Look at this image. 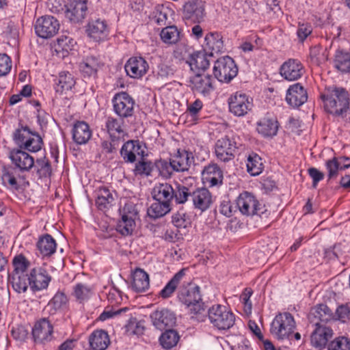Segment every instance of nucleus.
Instances as JSON below:
<instances>
[{
    "mask_svg": "<svg viewBox=\"0 0 350 350\" xmlns=\"http://www.w3.org/2000/svg\"><path fill=\"white\" fill-rule=\"evenodd\" d=\"M9 158L15 167H4L2 170L1 180L4 186L10 189L18 191L22 187L29 185L23 176L18 172H29L34 166L33 157L23 149H13L10 152Z\"/></svg>",
    "mask_w": 350,
    "mask_h": 350,
    "instance_id": "1",
    "label": "nucleus"
},
{
    "mask_svg": "<svg viewBox=\"0 0 350 350\" xmlns=\"http://www.w3.org/2000/svg\"><path fill=\"white\" fill-rule=\"evenodd\" d=\"M321 98L326 112L345 121H350V98L345 88L334 85L327 87Z\"/></svg>",
    "mask_w": 350,
    "mask_h": 350,
    "instance_id": "2",
    "label": "nucleus"
},
{
    "mask_svg": "<svg viewBox=\"0 0 350 350\" xmlns=\"http://www.w3.org/2000/svg\"><path fill=\"white\" fill-rule=\"evenodd\" d=\"M178 300L188 310L191 318L200 321H203L205 306L202 301L200 288L194 284L183 285L178 290Z\"/></svg>",
    "mask_w": 350,
    "mask_h": 350,
    "instance_id": "3",
    "label": "nucleus"
},
{
    "mask_svg": "<svg viewBox=\"0 0 350 350\" xmlns=\"http://www.w3.org/2000/svg\"><path fill=\"white\" fill-rule=\"evenodd\" d=\"M238 73V67L232 58L224 56L217 59L213 66L215 78L222 83L230 82Z\"/></svg>",
    "mask_w": 350,
    "mask_h": 350,
    "instance_id": "4",
    "label": "nucleus"
},
{
    "mask_svg": "<svg viewBox=\"0 0 350 350\" xmlns=\"http://www.w3.org/2000/svg\"><path fill=\"white\" fill-rule=\"evenodd\" d=\"M295 328V321L289 312L279 313L271 325V332L278 339L288 338Z\"/></svg>",
    "mask_w": 350,
    "mask_h": 350,
    "instance_id": "5",
    "label": "nucleus"
},
{
    "mask_svg": "<svg viewBox=\"0 0 350 350\" xmlns=\"http://www.w3.org/2000/svg\"><path fill=\"white\" fill-rule=\"evenodd\" d=\"M236 207L239 211L245 215L262 216L266 212L265 206L259 203L255 196L247 191H244L239 194L236 200Z\"/></svg>",
    "mask_w": 350,
    "mask_h": 350,
    "instance_id": "6",
    "label": "nucleus"
},
{
    "mask_svg": "<svg viewBox=\"0 0 350 350\" xmlns=\"http://www.w3.org/2000/svg\"><path fill=\"white\" fill-rule=\"evenodd\" d=\"M210 322L219 329H227L234 323L235 317L233 313L226 306L221 305L213 306L208 312Z\"/></svg>",
    "mask_w": 350,
    "mask_h": 350,
    "instance_id": "7",
    "label": "nucleus"
},
{
    "mask_svg": "<svg viewBox=\"0 0 350 350\" xmlns=\"http://www.w3.org/2000/svg\"><path fill=\"white\" fill-rule=\"evenodd\" d=\"M120 213L121 221L118 226V231L124 236L131 234L138 214L135 205L131 202L126 203L120 210Z\"/></svg>",
    "mask_w": 350,
    "mask_h": 350,
    "instance_id": "8",
    "label": "nucleus"
},
{
    "mask_svg": "<svg viewBox=\"0 0 350 350\" xmlns=\"http://www.w3.org/2000/svg\"><path fill=\"white\" fill-rule=\"evenodd\" d=\"M114 112L121 119L128 118L133 116L135 102L126 92L116 94L112 100Z\"/></svg>",
    "mask_w": 350,
    "mask_h": 350,
    "instance_id": "9",
    "label": "nucleus"
},
{
    "mask_svg": "<svg viewBox=\"0 0 350 350\" xmlns=\"http://www.w3.org/2000/svg\"><path fill=\"white\" fill-rule=\"evenodd\" d=\"M228 103L230 112L238 117L245 116L253 107L252 99L240 92L232 94Z\"/></svg>",
    "mask_w": 350,
    "mask_h": 350,
    "instance_id": "10",
    "label": "nucleus"
},
{
    "mask_svg": "<svg viewBox=\"0 0 350 350\" xmlns=\"http://www.w3.org/2000/svg\"><path fill=\"white\" fill-rule=\"evenodd\" d=\"M59 26V23L57 18L53 16L46 15L36 20L34 29L38 36L44 39H49L57 33Z\"/></svg>",
    "mask_w": 350,
    "mask_h": 350,
    "instance_id": "11",
    "label": "nucleus"
},
{
    "mask_svg": "<svg viewBox=\"0 0 350 350\" xmlns=\"http://www.w3.org/2000/svg\"><path fill=\"white\" fill-rule=\"evenodd\" d=\"M237 149L233 139L225 136L219 139L215 145V152L217 159L222 162H228L234 158Z\"/></svg>",
    "mask_w": 350,
    "mask_h": 350,
    "instance_id": "12",
    "label": "nucleus"
},
{
    "mask_svg": "<svg viewBox=\"0 0 350 350\" xmlns=\"http://www.w3.org/2000/svg\"><path fill=\"white\" fill-rule=\"evenodd\" d=\"M205 15L204 3L200 0L186 2L183 8V18L192 23H200Z\"/></svg>",
    "mask_w": 350,
    "mask_h": 350,
    "instance_id": "13",
    "label": "nucleus"
},
{
    "mask_svg": "<svg viewBox=\"0 0 350 350\" xmlns=\"http://www.w3.org/2000/svg\"><path fill=\"white\" fill-rule=\"evenodd\" d=\"M66 17L74 23L81 22L85 17L88 6L86 0H71L66 5Z\"/></svg>",
    "mask_w": 350,
    "mask_h": 350,
    "instance_id": "14",
    "label": "nucleus"
},
{
    "mask_svg": "<svg viewBox=\"0 0 350 350\" xmlns=\"http://www.w3.org/2000/svg\"><path fill=\"white\" fill-rule=\"evenodd\" d=\"M213 81L211 75L197 73L190 78L189 86L193 92L206 96L214 90Z\"/></svg>",
    "mask_w": 350,
    "mask_h": 350,
    "instance_id": "15",
    "label": "nucleus"
},
{
    "mask_svg": "<svg viewBox=\"0 0 350 350\" xmlns=\"http://www.w3.org/2000/svg\"><path fill=\"white\" fill-rule=\"evenodd\" d=\"M51 280V277L42 267L32 269L28 277L29 286L34 291L46 289Z\"/></svg>",
    "mask_w": 350,
    "mask_h": 350,
    "instance_id": "16",
    "label": "nucleus"
},
{
    "mask_svg": "<svg viewBox=\"0 0 350 350\" xmlns=\"http://www.w3.org/2000/svg\"><path fill=\"white\" fill-rule=\"evenodd\" d=\"M191 201L195 208L203 212L211 207L213 203V197L208 189L197 188L192 190Z\"/></svg>",
    "mask_w": 350,
    "mask_h": 350,
    "instance_id": "17",
    "label": "nucleus"
},
{
    "mask_svg": "<svg viewBox=\"0 0 350 350\" xmlns=\"http://www.w3.org/2000/svg\"><path fill=\"white\" fill-rule=\"evenodd\" d=\"M150 318L153 325L159 330L171 327L176 323L174 314L167 309L155 310L151 314Z\"/></svg>",
    "mask_w": 350,
    "mask_h": 350,
    "instance_id": "18",
    "label": "nucleus"
},
{
    "mask_svg": "<svg viewBox=\"0 0 350 350\" xmlns=\"http://www.w3.org/2000/svg\"><path fill=\"white\" fill-rule=\"evenodd\" d=\"M316 329L311 335V344L317 349H322L325 347L328 340L333 336V331L331 328L325 326L320 323L315 322Z\"/></svg>",
    "mask_w": 350,
    "mask_h": 350,
    "instance_id": "19",
    "label": "nucleus"
},
{
    "mask_svg": "<svg viewBox=\"0 0 350 350\" xmlns=\"http://www.w3.org/2000/svg\"><path fill=\"white\" fill-rule=\"evenodd\" d=\"M53 325L46 319L36 323L32 329V335L36 342L45 343L52 339Z\"/></svg>",
    "mask_w": 350,
    "mask_h": 350,
    "instance_id": "20",
    "label": "nucleus"
},
{
    "mask_svg": "<svg viewBox=\"0 0 350 350\" xmlns=\"http://www.w3.org/2000/svg\"><path fill=\"white\" fill-rule=\"evenodd\" d=\"M126 74L134 79L143 77L148 71V64L142 57H131L124 66Z\"/></svg>",
    "mask_w": 350,
    "mask_h": 350,
    "instance_id": "21",
    "label": "nucleus"
},
{
    "mask_svg": "<svg viewBox=\"0 0 350 350\" xmlns=\"http://www.w3.org/2000/svg\"><path fill=\"white\" fill-rule=\"evenodd\" d=\"M280 73L286 80L295 81L303 75V66L299 61L289 59L280 66Z\"/></svg>",
    "mask_w": 350,
    "mask_h": 350,
    "instance_id": "22",
    "label": "nucleus"
},
{
    "mask_svg": "<svg viewBox=\"0 0 350 350\" xmlns=\"http://www.w3.org/2000/svg\"><path fill=\"white\" fill-rule=\"evenodd\" d=\"M307 100V92L300 83H295L288 89L286 100L293 107H298L302 105Z\"/></svg>",
    "mask_w": 350,
    "mask_h": 350,
    "instance_id": "23",
    "label": "nucleus"
},
{
    "mask_svg": "<svg viewBox=\"0 0 350 350\" xmlns=\"http://www.w3.org/2000/svg\"><path fill=\"white\" fill-rule=\"evenodd\" d=\"M144 153V148L139 141L129 140L124 144L120 150L121 157L127 163L135 162L136 156L143 157Z\"/></svg>",
    "mask_w": 350,
    "mask_h": 350,
    "instance_id": "24",
    "label": "nucleus"
},
{
    "mask_svg": "<svg viewBox=\"0 0 350 350\" xmlns=\"http://www.w3.org/2000/svg\"><path fill=\"white\" fill-rule=\"evenodd\" d=\"M108 31L106 21L100 18L90 21L86 28L88 36L96 42L104 40L107 36Z\"/></svg>",
    "mask_w": 350,
    "mask_h": 350,
    "instance_id": "25",
    "label": "nucleus"
},
{
    "mask_svg": "<svg viewBox=\"0 0 350 350\" xmlns=\"http://www.w3.org/2000/svg\"><path fill=\"white\" fill-rule=\"evenodd\" d=\"M325 167L328 172V180L336 178L339 170H345L350 167V157L345 156L334 157L325 162Z\"/></svg>",
    "mask_w": 350,
    "mask_h": 350,
    "instance_id": "26",
    "label": "nucleus"
},
{
    "mask_svg": "<svg viewBox=\"0 0 350 350\" xmlns=\"http://www.w3.org/2000/svg\"><path fill=\"white\" fill-rule=\"evenodd\" d=\"M123 119L108 117L105 122V128L112 141H123L125 135Z\"/></svg>",
    "mask_w": 350,
    "mask_h": 350,
    "instance_id": "27",
    "label": "nucleus"
},
{
    "mask_svg": "<svg viewBox=\"0 0 350 350\" xmlns=\"http://www.w3.org/2000/svg\"><path fill=\"white\" fill-rule=\"evenodd\" d=\"M174 172H184L188 171L193 163V157L191 152L187 151H178L177 154L170 159Z\"/></svg>",
    "mask_w": 350,
    "mask_h": 350,
    "instance_id": "28",
    "label": "nucleus"
},
{
    "mask_svg": "<svg viewBox=\"0 0 350 350\" xmlns=\"http://www.w3.org/2000/svg\"><path fill=\"white\" fill-rule=\"evenodd\" d=\"M132 288L137 293L145 292L150 286L148 274L141 268L132 271Z\"/></svg>",
    "mask_w": 350,
    "mask_h": 350,
    "instance_id": "29",
    "label": "nucleus"
},
{
    "mask_svg": "<svg viewBox=\"0 0 350 350\" xmlns=\"http://www.w3.org/2000/svg\"><path fill=\"white\" fill-rule=\"evenodd\" d=\"M92 137V131L84 121L77 122L72 129V138L77 144H85Z\"/></svg>",
    "mask_w": 350,
    "mask_h": 350,
    "instance_id": "30",
    "label": "nucleus"
},
{
    "mask_svg": "<svg viewBox=\"0 0 350 350\" xmlns=\"http://www.w3.org/2000/svg\"><path fill=\"white\" fill-rule=\"evenodd\" d=\"M202 179L210 187L217 186L222 183V172L216 164L209 165L202 171Z\"/></svg>",
    "mask_w": 350,
    "mask_h": 350,
    "instance_id": "31",
    "label": "nucleus"
},
{
    "mask_svg": "<svg viewBox=\"0 0 350 350\" xmlns=\"http://www.w3.org/2000/svg\"><path fill=\"white\" fill-rule=\"evenodd\" d=\"M174 194V188L170 184L162 183L154 187L152 195L155 201L168 202L172 204L173 195Z\"/></svg>",
    "mask_w": 350,
    "mask_h": 350,
    "instance_id": "32",
    "label": "nucleus"
},
{
    "mask_svg": "<svg viewBox=\"0 0 350 350\" xmlns=\"http://www.w3.org/2000/svg\"><path fill=\"white\" fill-rule=\"evenodd\" d=\"M89 343L93 350H105L110 343V340L105 331L96 329L89 336Z\"/></svg>",
    "mask_w": 350,
    "mask_h": 350,
    "instance_id": "33",
    "label": "nucleus"
},
{
    "mask_svg": "<svg viewBox=\"0 0 350 350\" xmlns=\"http://www.w3.org/2000/svg\"><path fill=\"white\" fill-rule=\"evenodd\" d=\"M278 123L275 118L265 117L257 124V131L264 137H273L277 134Z\"/></svg>",
    "mask_w": 350,
    "mask_h": 350,
    "instance_id": "34",
    "label": "nucleus"
},
{
    "mask_svg": "<svg viewBox=\"0 0 350 350\" xmlns=\"http://www.w3.org/2000/svg\"><path fill=\"white\" fill-rule=\"evenodd\" d=\"M205 46L206 50L210 51L209 56L221 52L224 48L222 36L218 32L208 33L205 37Z\"/></svg>",
    "mask_w": 350,
    "mask_h": 350,
    "instance_id": "35",
    "label": "nucleus"
},
{
    "mask_svg": "<svg viewBox=\"0 0 350 350\" xmlns=\"http://www.w3.org/2000/svg\"><path fill=\"white\" fill-rule=\"evenodd\" d=\"M207 56L208 54L204 51H198L192 54L187 61L191 69L193 71H204L210 65Z\"/></svg>",
    "mask_w": 350,
    "mask_h": 350,
    "instance_id": "36",
    "label": "nucleus"
},
{
    "mask_svg": "<svg viewBox=\"0 0 350 350\" xmlns=\"http://www.w3.org/2000/svg\"><path fill=\"white\" fill-rule=\"evenodd\" d=\"M106 187H101L98 190L96 204L100 211L108 209L114 202L113 193Z\"/></svg>",
    "mask_w": 350,
    "mask_h": 350,
    "instance_id": "37",
    "label": "nucleus"
},
{
    "mask_svg": "<svg viewBox=\"0 0 350 350\" xmlns=\"http://www.w3.org/2000/svg\"><path fill=\"white\" fill-rule=\"evenodd\" d=\"M185 275V269H183L177 272L167 284L161 289L159 296L163 299H168L172 296L176 290L183 277Z\"/></svg>",
    "mask_w": 350,
    "mask_h": 350,
    "instance_id": "38",
    "label": "nucleus"
},
{
    "mask_svg": "<svg viewBox=\"0 0 350 350\" xmlns=\"http://www.w3.org/2000/svg\"><path fill=\"white\" fill-rule=\"evenodd\" d=\"M75 84V81L72 75L68 72H62L59 73L57 83L55 84V92L62 94L70 90Z\"/></svg>",
    "mask_w": 350,
    "mask_h": 350,
    "instance_id": "39",
    "label": "nucleus"
},
{
    "mask_svg": "<svg viewBox=\"0 0 350 350\" xmlns=\"http://www.w3.org/2000/svg\"><path fill=\"white\" fill-rule=\"evenodd\" d=\"M28 277V274L11 273L8 276V282L16 292L24 293L29 285Z\"/></svg>",
    "mask_w": 350,
    "mask_h": 350,
    "instance_id": "40",
    "label": "nucleus"
},
{
    "mask_svg": "<svg viewBox=\"0 0 350 350\" xmlns=\"http://www.w3.org/2000/svg\"><path fill=\"white\" fill-rule=\"evenodd\" d=\"M172 204L168 202L155 201L147 210L149 217L156 219L163 217L168 213L172 208Z\"/></svg>",
    "mask_w": 350,
    "mask_h": 350,
    "instance_id": "41",
    "label": "nucleus"
},
{
    "mask_svg": "<svg viewBox=\"0 0 350 350\" xmlns=\"http://www.w3.org/2000/svg\"><path fill=\"white\" fill-rule=\"evenodd\" d=\"M160 36L163 42L174 44L180 40L182 35L176 25H170L162 29Z\"/></svg>",
    "mask_w": 350,
    "mask_h": 350,
    "instance_id": "42",
    "label": "nucleus"
},
{
    "mask_svg": "<svg viewBox=\"0 0 350 350\" xmlns=\"http://www.w3.org/2000/svg\"><path fill=\"white\" fill-rule=\"evenodd\" d=\"M92 293V287L86 283L78 282L73 286L72 295L79 303L89 299Z\"/></svg>",
    "mask_w": 350,
    "mask_h": 350,
    "instance_id": "43",
    "label": "nucleus"
},
{
    "mask_svg": "<svg viewBox=\"0 0 350 350\" xmlns=\"http://www.w3.org/2000/svg\"><path fill=\"white\" fill-rule=\"evenodd\" d=\"M334 63L337 70L342 72H349L350 70V53L342 50H337Z\"/></svg>",
    "mask_w": 350,
    "mask_h": 350,
    "instance_id": "44",
    "label": "nucleus"
},
{
    "mask_svg": "<svg viewBox=\"0 0 350 350\" xmlns=\"http://www.w3.org/2000/svg\"><path fill=\"white\" fill-rule=\"evenodd\" d=\"M310 316L318 319L320 323H327L333 319V312L325 304H319L312 309Z\"/></svg>",
    "mask_w": 350,
    "mask_h": 350,
    "instance_id": "45",
    "label": "nucleus"
},
{
    "mask_svg": "<svg viewBox=\"0 0 350 350\" xmlns=\"http://www.w3.org/2000/svg\"><path fill=\"white\" fill-rule=\"evenodd\" d=\"M179 340L178 334L173 329H167L161 336V345L165 349H171L176 345Z\"/></svg>",
    "mask_w": 350,
    "mask_h": 350,
    "instance_id": "46",
    "label": "nucleus"
},
{
    "mask_svg": "<svg viewBox=\"0 0 350 350\" xmlns=\"http://www.w3.org/2000/svg\"><path fill=\"white\" fill-rule=\"evenodd\" d=\"M33 132L31 131L28 126H21L17 129L13 135V139L15 143L19 146V149H23L28 140Z\"/></svg>",
    "mask_w": 350,
    "mask_h": 350,
    "instance_id": "47",
    "label": "nucleus"
},
{
    "mask_svg": "<svg viewBox=\"0 0 350 350\" xmlns=\"http://www.w3.org/2000/svg\"><path fill=\"white\" fill-rule=\"evenodd\" d=\"M173 199L178 204H184L190 198L191 200L192 190L183 185H176L174 188Z\"/></svg>",
    "mask_w": 350,
    "mask_h": 350,
    "instance_id": "48",
    "label": "nucleus"
},
{
    "mask_svg": "<svg viewBox=\"0 0 350 350\" xmlns=\"http://www.w3.org/2000/svg\"><path fill=\"white\" fill-rule=\"evenodd\" d=\"M169 12L168 8L163 5H157L155 6L154 10L152 14V21L157 23L158 25H165L167 20Z\"/></svg>",
    "mask_w": 350,
    "mask_h": 350,
    "instance_id": "49",
    "label": "nucleus"
},
{
    "mask_svg": "<svg viewBox=\"0 0 350 350\" xmlns=\"http://www.w3.org/2000/svg\"><path fill=\"white\" fill-rule=\"evenodd\" d=\"M33 167H36L37 173L41 178L49 177L52 173L51 163L46 157L37 159Z\"/></svg>",
    "mask_w": 350,
    "mask_h": 350,
    "instance_id": "50",
    "label": "nucleus"
},
{
    "mask_svg": "<svg viewBox=\"0 0 350 350\" xmlns=\"http://www.w3.org/2000/svg\"><path fill=\"white\" fill-rule=\"evenodd\" d=\"M247 168L252 176L260 174L262 170L261 158L256 154L250 155L247 159Z\"/></svg>",
    "mask_w": 350,
    "mask_h": 350,
    "instance_id": "51",
    "label": "nucleus"
},
{
    "mask_svg": "<svg viewBox=\"0 0 350 350\" xmlns=\"http://www.w3.org/2000/svg\"><path fill=\"white\" fill-rule=\"evenodd\" d=\"M125 329L129 336L142 335L145 329L144 321H138L136 318H131L125 325Z\"/></svg>",
    "mask_w": 350,
    "mask_h": 350,
    "instance_id": "52",
    "label": "nucleus"
},
{
    "mask_svg": "<svg viewBox=\"0 0 350 350\" xmlns=\"http://www.w3.org/2000/svg\"><path fill=\"white\" fill-rule=\"evenodd\" d=\"M68 299L64 293L57 291L50 300L48 306L56 312L66 307Z\"/></svg>",
    "mask_w": 350,
    "mask_h": 350,
    "instance_id": "53",
    "label": "nucleus"
},
{
    "mask_svg": "<svg viewBox=\"0 0 350 350\" xmlns=\"http://www.w3.org/2000/svg\"><path fill=\"white\" fill-rule=\"evenodd\" d=\"M154 166V165L151 161L142 158V160L136 163L134 173L135 175L150 176Z\"/></svg>",
    "mask_w": 350,
    "mask_h": 350,
    "instance_id": "54",
    "label": "nucleus"
},
{
    "mask_svg": "<svg viewBox=\"0 0 350 350\" xmlns=\"http://www.w3.org/2000/svg\"><path fill=\"white\" fill-rule=\"evenodd\" d=\"M42 145V137L37 133L33 132L32 136L28 138L23 149L35 152L41 150Z\"/></svg>",
    "mask_w": 350,
    "mask_h": 350,
    "instance_id": "55",
    "label": "nucleus"
},
{
    "mask_svg": "<svg viewBox=\"0 0 350 350\" xmlns=\"http://www.w3.org/2000/svg\"><path fill=\"white\" fill-rule=\"evenodd\" d=\"M28 260L22 255L14 258L12 265L14 270L12 273L26 274V270L29 266Z\"/></svg>",
    "mask_w": 350,
    "mask_h": 350,
    "instance_id": "56",
    "label": "nucleus"
},
{
    "mask_svg": "<svg viewBox=\"0 0 350 350\" xmlns=\"http://www.w3.org/2000/svg\"><path fill=\"white\" fill-rule=\"evenodd\" d=\"M161 176L164 178H170L174 172L171 160L170 162L165 160H159L154 164Z\"/></svg>",
    "mask_w": 350,
    "mask_h": 350,
    "instance_id": "57",
    "label": "nucleus"
},
{
    "mask_svg": "<svg viewBox=\"0 0 350 350\" xmlns=\"http://www.w3.org/2000/svg\"><path fill=\"white\" fill-rule=\"evenodd\" d=\"M328 350H350V340L345 336L338 337L330 342Z\"/></svg>",
    "mask_w": 350,
    "mask_h": 350,
    "instance_id": "58",
    "label": "nucleus"
},
{
    "mask_svg": "<svg viewBox=\"0 0 350 350\" xmlns=\"http://www.w3.org/2000/svg\"><path fill=\"white\" fill-rule=\"evenodd\" d=\"M56 247V242H37V247L44 256L54 254Z\"/></svg>",
    "mask_w": 350,
    "mask_h": 350,
    "instance_id": "59",
    "label": "nucleus"
},
{
    "mask_svg": "<svg viewBox=\"0 0 350 350\" xmlns=\"http://www.w3.org/2000/svg\"><path fill=\"white\" fill-rule=\"evenodd\" d=\"M12 68L10 57L5 53H0V77L7 75Z\"/></svg>",
    "mask_w": 350,
    "mask_h": 350,
    "instance_id": "60",
    "label": "nucleus"
},
{
    "mask_svg": "<svg viewBox=\"0 0 350 350\" xmlns=\"http://www.w3.org/2000/svg\"><path fill=\"white\" fill-rule=\"evenodd\" d=\"M172 223L178 228L186 227L187 224V216L183 211L174 213L172 217Z\"/></svg>",
    "mask_w": 350,
    "mask_h": 350,
    "instance_id": "61",
    "label": "nucleus"
},
{
    "mask_svg": "<svg viewBox=\"0 0 350 350\" xmlns=\"http://www.w3.org/2000/svg\"><path fill=\"white\" fill-rule=\"evenodd\" d=\"M336 314L337 319L342 323H347L350 320V308L347 305L338 307Z\"/></svg>",
    "mask_w": 350,
    "mask_h": 350,
    "instance_id": "62",
    "label": "nucleus"
},
{
    "mask_svg": "<svg viewBox=\"0 0 350 350\" xmlns=\"http://www.w3.org/2000/svg\"><path fill=\"white\" fill-rule=\"evenodd\" d=\"M312 29L310 24L299 23L297 29V36L301 42H303L312 33Z\"/></svg>",
    "mask_w": 350,
    "mask_h": 350,
    "instance_id": "63",
    "label": "nucleus"
},
{
    "mask_svg": "<svg viewBox=\"0 0 350 350\" xmlns=\"http://www.w3.org/2000/svg\"><path fill=\"white\" fill-rule=\"evenodd\" d=\"M308 172L312 178V187L316 188L318 183L324 178V174L315 167L309 168Z\"/></svg>",
    "mask_w": 350,
    "mask_h": 350,
    "instance_id": "64",
    "label": "nucleus"
}]
</instances>
